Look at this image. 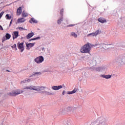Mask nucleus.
Wrapping results in <instances>:
<instances>
[{
  "label": "nucleus",
  "mask_w": 125,
  "mask_h": 125,
  "mask_svg": "<svg viewBox=\"0 0 125 125\" xmlns=\"http://www.w3.org/2000/svg\"><path fill=\"white\" fill-rule=\"evenodd\" d=\"M23 90H35L37 92L43 93L45 92L46 94L48 95H53V93L45 91L44 92L45 89H47V87L46 86H37L34 85H29V86H25L22 88Z\"/></svg>",
  "instance_id": "f257e3e1"
},
{
  "label": "nucleus",
  "mask_w": 125,
  "mask_h": 125,
  "mask_svg": "<svg viewBox=\"0 0 125 125\" xmlns=\"http://www.w3.org/2000/svg\"><path fill=\"white\" fill-rule=\"evenodd\" d=\"M90 49H91V44L87 43L81 47L80 52L81 53H88L90 51Z\"/></svg>",
  "instance_id": "f03ea898"
},
{
  "label": "nucleus",
  "mask_w": 125,
  "mask_h": 125,
  "mask_svg": "<svg viewBox=\"0 0 125 125\" xmlns=\"http://www.w3.org/2000/svg\"><path fill=\"white\" fill-rule=\"evenodd\" d=\"M115 62L119 65V66H123L125 65V56H123L119 57L115 59Z\"/></svg>",
  "instance_id": "7ed1b4c3"
},
{
  "label": "nucleus",
  "mask_w": 125,
  "mask_h": 125,
  "mask_svg": "<svg viewBox=\"0 0 125 125\" xmlns=\"http://www.w3.org/2000/svg\"><path fill=\"white\" fill-rule=\"evenodd\" d=\"M24 92L23 90H21L20 89H17L14 91V92H11L8 93V95L10 96H14L15 95H18L19 94H21Z\"/></svg>",
  "instance_id": "20e7f679"
},
{
  "label": "nucleus",
  "mask_w": 125,
  "mask_h": 125,
  "mask_svg": "<svg viewBox=\"0 0 125 125\" xmlns=\"http://www.w3.org/2000/svg\"><path fill=\"white\" fill-rule=\"evenodd\" d=\"M44 60V58L42 56H40L34 59V61L37 64H41L42 63Z\"/></svg>",
  "instance_id": "39448f33"
},
{
  "label": "nucleus",
  "mask_w": 125,
  "mask_h": 125,
  "mask_svg": "<svg viewBox=\"0 0 125 125\" xmlns=\"http://www.w3.org/2000/svg\"><path fill=\"white\" fill-rule=\"evenodd\" d=\"M98 62V59L94 58L89 62V65L91 67L96 66V64Z\"/></svg>",
  "instance_id": "423d86ee"
},
{
  "label": "nucleus",
  "mask_w": 125,
  "mask_h": 125,
  "mask_svg": "<svg viewBox=\"0 0 125 125\" xmlns=\"http://www.w3.org/2000/svg\"><path fill=\"white\" fill-rule=\"evenodd\" d=\"M109 45L110 44H106L104 43H99L97 45V47H98L99 48H104V49H108L109 48Z\"/></svg>",
  "instance_id": "0eeeda50"
},
{
  "label": "nucleus",
  "mask_w": 125,
  "mask_h": 125,
  "mask_svg": "<svg viewBox=\"0 0 125 125\" xmlns=\"http://www.w3.org/2000/svg\"><path fill=\"white\" fill-rule=\"evenodd\" d=\"M60 113L62 114V115H65V114H67L66 111V106H63L60 109Z\"/></svg>",
  "instance_id": "6e6552de"
},
{
  "label": "nucleus",
  "mask_w": 125,
  "mask_h": 125,
  "mask_svg": "<svg viewBox=\"0 0 125 125\" xmlns=\"http://www.w3.org/2000/svg\"><path fill=\"white\" fill-rule=\"evenodd\" d=\"M73 109H74V108H73V107L72 106L65 107V110L66 112V114H68V113H72L73 111Z\"/></svg>",
  "instance_id": "1a4fd4ad"
},
{
  "label": "nucleus",
  "mask_w": 125,
  "mask_h": 125,
  "mask_svg": "<svg viewBox=\"0 0 125 125\" xmlns=\"http://www.w3.org/2000/svg\"><path fill=\"white\" fill-rule=\"evenodd\" d=\"M62 125H72V121L70 120H64L63 122Z\"/></svg>",
  "instance_id": "9d476101"
},
{
  "label": "nucleus",
  "mask_w": 125,
  "mask_h": 125,
  "mask_svg": "<svg viewBox=\"0 0 125 125\" xmlns=\"http://www.w3.org/2000/svg\"><path fill=\"white\" fill-rule=\"evenodd\" d=\"M6 38V39H5ZM5 37H3L2 38V42H5V41H6V40H9V39H10V38H11V35H10V34L7 33L5 35Z\"/></svg>",
  "instance_id": "9b49d317"
},
{
  "label": "nucleus",
  "mask_w": 125,
  "mask_h": 125,
  "mask_svg": "<svg viewBox=\"0 0 125 125\" xmlns=\"http://www.w3.org/2000/svg\"><path fill=\"white\" fill-rule=\"evenodd\" d=\"M63 87L62 85H59V86H53L52 87V89L53 90H59V89H61Z\"/></svg>",
  "instance_id": "f8f14e48"
},
{
  "label": "nucleus",
  "mask_w": 125,
  "mask_h": 125,
  "mask_svg": "<svg viewBox=\"0 0 125 125\" xmlns=\"http://www.w3.org/2000/svg\"><path fill=\"white\" fill-rule=\"evenodd\" d=\"M23 43H20L19 44H18V47L19 49H21V52H23L24 50V47Z\"/></svg>",
  "instance_id": "ddd939ff"
},
{
  "label": "nucleus",
  "mask_w": 125,
  "mask_h": 125,
  "mask_svg": "<svg viewBox=\"0 0 125 125\" xmlns=\"http://www.w3.org/2000/svg\"><path fill=\"white\" fill-rule=\"evenodd\" d=\"M19 34V32L18 31H14L13 34V40H15V39H17V38H18Z\"/></svg>",
  "instance_id": "4468645a"
},
{
  "label": "nucleus",
  "mask_w": 125,
  "mask_h": 125,
  "mask_svg": "<svg viewBox=\"0 0 125 125\" xmlns=\"http://www.w3.org/2000/svg\"><path fill=\"white\" fill-rule=\"evenodd\" d=\"M101 77H102V78H104V79H106V80H108V79H111V78H112V76L110 74L107 75H102Z\"/></svg>",
  "instance_id": "2eb2a0df"
},
{
  "label": "nucleus",
  "mask_w": 125,
  "mask_h": 125,
  "mask_svg": "<svg viewBox=\"0 0 125 125\" xmlns=\"http://www.w3.org/2000/svg\"><path fill=\"white\" fill-rule=\"evenodd\" d=\"M42 75V72H34L32 75H30V78H32V77L41 76Z\"/></svg>",
  "instance_id": "dca6fc26"
},
{
  "label": "nucleus",
  "mask_w": 125,
  "mask_h": 125,
  "mask_svg": "<svg viewBox=\"0 0 125 125\" xmlns=\"http://www.w3.org/2000/svg\"><path fill=\"white\" fill-rule=\"evenodd\" d=\"M35 45V43H29L28 44L26 43V46L27 49H30L31 47H33Z\"/></svg>",
  "instance_id": "f3484780"
},
{
  "label": "nucleus",
  "mask_w": 125,
  "mask_h": 125,
  "mask_svg": "<svg viewBox=\"0 0 125 125\" xmlns=\"http://www.w3.org/2000/svg\"><path fill=\"white\" fill-rule=\"evenodd\" d=\"M26 21V19L24 18H19L18 19V23H24Z\"/></svg>",
  "instance_id": "a211bd4d"
},
{
  "label": "nucleus",
  "mask_w": 125,
  "mask_h": 125,
  "mask_svg": "<svg viewBox=\"0 0 125 125\" xmlns=\"http://www.w3.org/2000/svg\"><path fill=\"white\" fill-rule=\"evenodd\" d=\"M21 13H22V8L20 7L17 10V15H21Z\"/></svg>",
  "instance_id": "6ab92c4d"
},
{
  "label": "nucleus",
  "mask_w": 125,
  "mask_h": 125,
  "mask_svg": "<svg viewBox=\"0 0 125 125\" xmlns=\"http://www.w3.org/2000/svg\"><path fill=\"white\" fill-rule=\"evenodd\" d=\"M77 92V89H74L72 91H67L66 92L67 94L70 95V94H74V93H76Z\"/></svg>",
  "instance_id": "aec40b11"
},
{
  "label": "nucleus",
  "mask_w": 125,
  "mask_h": 125,
  "mask_svg": "<svg viewBox=\"0 0 125 125\" xmlns=\"http://www.w3.org/2000/svg\"><path fill=\"white\" fill-rule=\"evenodd\" d=\"M98 21H100L101 23H105L106 22V20H105L104 18H100L98 19Z\"/></svg>",
  "instance_id": "412c9836"
},
{
  "label": "nucleus",
  "mask_w": 125,
  "mask_h": 125,
  "mask_svg": "<svg viewBox=\"0 0 125 125\" xmlns=\"http://www.w3.org/2000/svg\"><path fill=\"white\" fill-rule=\"evenodd\" d=\"M33 36H34V33L33 32L30 33L26 36V38L27 39H31Z\"/></svg>",
  "instance_id": "4be33fe9"
},
{
  "label": "nucleus",
  "mask_w": 125,
  "mask_h": 125,
  "mask_svg": "<svg viewBox=\"0 0 125 125\" xmlns=\"http://www.w3.org/2000/svg\"><path fill=\"white\" fill-rule=\"evenodd\" d=\"M29 15V14L25 12V11H23L22 13V17H27Z\"/></svg>",
  "instance_id": "5701e85b"
},
{
  "label": "nucleus",
  "mask_w": 125,
  "mask_h": 125,
  "mask_svg": "<svg viewBox=\"0 0 125 125\" xmlns=\"http://www.w3.org/2000/svg\"><path fill=\"white\" fill-rule=\"evenodd\" d=\"M102 72H104V71H107L108 68L106 66H103L101 67Z\"/></svg>",
  "instance_id": "b1692460"
},
{
  "label": "nucleus",
  "mask_w": 125,
  "mask_h": 125,
  "mask_svg": "<svg viewBox=\"0 0 125 125\" xmlns=\"http://www.w3.org/2000/svg\"><path fill=\"white\" fill-rule=\"evenodd\" d=\"M70 36L71 37H73V38H78V35H77V34H76L75 32H72L70 34Z\"/></svg>",
  "instance_id": "393cba45"
},
{
  "label": "nucleus",
  "mask_w": 125,
  "mask_h": 125,
  "mask_svg": "<svg viewBox=\"0 0 125 125\" xmlns=\"http://www.w3.org/2000/svg\"><path fill=\"white\" fill-rule=\"evenodd\" d=\"M95 33V35L96 36H97V35H99V34L101 33V30H100V29H98Z\"/></svg>",
  "instance_id": "a878e982"
},
{
  "label": "nucleus",
  "mask_w": 125,
  "mask_h": 125,
  "mask_svg": "<svg viewBox=\"0 0 125 125\" xmlns=\"http://www.w3.org/2000/svg\"><path fill=\"white\" fill-rule=\"evenodd\" d=\"M87 37H96L95 33H90L87 35Z\"/></svg>",
  "instance_id": "bb28decb"
},
{
  "label": "nucleus",
  "mask_w": 125,
  "mask_h": 125,
  "mask_svg": "<svg viewBox=\"0 0 125 125\" xmlns=\"http://www.w3.org/2000/svg\"><path fill=\"white\" fill-rule=\"evenodd\" d=\"M32 21L33 23H38V21H37L35 19H31V21H30V22L32 23Z\"/></svg>",
  "instance_id": "cd10ccee"
},
{
  "label": "nucleus",
  "mask_w": 125,
  "mask_h": 125,
  "mask_svg": "<svg viewBox=\"0 0 125 125\" xmlns=\"http://www.w3.org/2000/svg\"><path fill=\"white\" fill-rule=\"evenodd\" d=\"M95 71H97V72H100L101 71V67H96L95 68Z\"/></svg>",
  "instance_id": "c85d7f7f"
},
{
  "label": "nucleus",
  "mask_w": 125,
  "mask_h": 125,
  "mask_svg": "<svg viewBox=\"0 0 125 125\" xmlns=\"http://www.w3.org/2000/svg\"><path fill=\"white\" fill-rule=\"evenodd\" d=\"M50 71V67L49 66L46 67V69L44 70L45 72H49Z\"/></svg>",
  "instance_id": "c756f323"
},
{
  "label": "nucleus",
  "mask_w": 125,
  "mask_h": 125,
  "mask_svg": "<svg viewBox=\"0 0 125 125\" xmlns=\"http://www.w3.org/2000/svg\"><path fill=\"white\" fill-rule=\"evenodd\" d=\"M6 17L7 18V19L10 20V19H11V16H9V15L8 14H6Z\"/></svg>",
  "instance_id": "7c9ffc66"
},
{
  "label": "nucleus",
  "mask_w": 125,
  "mask_h": 125,
  "mask_svg": "<svg viewBox=\"0 0 125 125\" xmlns=\"http://www.w3.org/2000/svg\"><path fill=\"white\" fill-rule=\"evenodd\" d=\"M26 83V80H23L21 82V84H23V83Z\"/></svg>",
  "instance_id": "2f4dec72"
},
{
  "label": "nucleus",
  "mask_w": 125,
  "mask_h": 125,
  "mask_svg": "<svg viewBox=\"0 0 125 125\" xmlns=\"http://www.w3.org/2000/svg\"><path fill=\"white\" fill-rule=\"evenodd\" d=\"M26 81V83H30V82H31V80L29 78H27L25 79Z\"/></svg>",
  "instance_id": "473e14b6"
},
{
  "label": "nucleus",
  "mask_w": 125,
  "mask_h": 125,
  "mask_svg": "<svg viewBox=\"0 0 125 125\" xmlns=\"http://www.w3.org/2000/svg\"><path fill=\"white\" fill-rule=\"evenodd\" d=\"M3 13H4V12H1V13L0 14V19L2 17V15H3Z\"/></svg>",
  "instance_id": "72a5a7b5"
},
{
  "label": "nucleus",
  "mask_w": 125,
  "mask_h": 125,
  "mask_svg": "<svg viewBox=\"0 0 125 125\" xmlns=\"http://www.w3.org/2000/svg\"><path fill=\"white\" fill-rule=\"evenodd\" d=\"M19 30L20 31H23V30H25L23 27H19Z\"/></svg>",
  "instance_id": "f704fd0d"
},
{
  "label": "nucleus",
  "mask_w": 125,
  "mask_h": 125,
  "mask_svg": "<svg viewBox=\"0 0 125 125\" xmlns=\"http://www.w3.org/2000/svg\"><path fill=\"white\" fill-rule=\"evenodd\" d=\"M12 48H16V44H14L13 46H12Z\"/></svg>",
  "instance_id": "c9c22d12"
},
{
  "label": "nucleus",
  "mask_w": 125,
  "mask_h": 125,
  "mask_svg": "<svg viewBox=\"0 0 125 125\" xmlns=\"http://www.w3.org/2000/svg\"><path fill=\"white\" fill-rule=\"evenodd\" d=\"M61 21H62V20H59L58 21V23L60 24L61 23Z\"/></svg>",
  "instance_id": "e433bc0d"
},
{
  "label": "nucleus",
  "mask_w": 125,
  "mask_h": 125,
  "mask_svg": "<svg viewBox=\"0 0 125 125\" xmlns=\"http://www.w3.org/2000/svg\"><path fill=\"white\" fill-rule=\"evenodd\" d=\"M65 94H66V91L63 90L62 91V95H65Z\"/></svg>",
  "instance_id": "4c0bfd02"
},
{
  "label": "nucleus",
  "mask_w": 125,
  "mask_h": 125,
  "mask_svg": "<svg viewBox=\"0 0 125 125\" xmlns=\"http://www.w3.org/2000/svg\"><path fill=\"white\" fill-rule=\"evenodd\" d=\"M13 19H12L11 20V21H10V24H9V26H11V24H12V21H13Z\"/></svg>",
  "instance_id": "58836bf2"
},
{
  "label": "nucleus",
  "mask_w": 125,
  "mask_h": 125,
  "mask_svg": "<svg viewBox=\"0 0 125 125\" xmlns=\"http://www.w3.org/2000/svg\"><path fill=\"white\" fill-rule=\"evenodd\" d=\"M36 40H38V38H35L32 39L31 40V41H36Z\"/></svg>",
  "instance_id": "ea45409f"
},
{
  "label": "nucleus",
  "mask_w": 125,
  "mask_h": 125,
  "mask_svg": "<svg viewBox=\"0 0 125 125\" xmlns=\"http://www.w3.org/2000/svg\"><path fill=\"white\" fill-rule=\"evenodd\" d=\"M0 30H3V28H2V26H1V25H0Z\"/></svg>",
  "instance_id": "a19ab883"
},
{
  "label": "nucleus",
  "mask_w": 125,
  "mask_h": 125,
  "mask_svg": "<svg viewBox=\"0 0 125 125\" xmlns=\"http://www.w3.org/2000/svg\"><path fill=\"white\" fill-rule=\"evenodd\" d=\"M73 26H74V25L71 24L68 26V27H73Z\"/></svg>",
  "instance_id": "79ce46f5"
},
{
  "label": "nucleus",
  "mask_w": 125,
  "mask_h": 125,
  "mask_svg": "<svg viewBox=\"0 0 125 125\" xmlns=\"http://www.w3.org/2000/svg\"><path fill=\"white\" fill-rule=\"evenodd\" d=\"M16 50H17V48H16Z\"/></svg>",
  "instance_id": "37998d69"
}]
</instances>
